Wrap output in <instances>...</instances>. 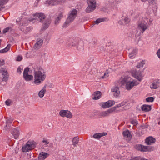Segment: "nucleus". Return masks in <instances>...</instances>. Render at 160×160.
Masks as SVG:
<instances>
[{
  "label": "nucleus",
  "instance_id": "obj_1",
  "mask_svg": "<svg viewBox=\"0 0 160 160\" xmlns=\"http://www.w3.org/2000/svg\"><path fill=\"white\" fill-rule=\"evenodd\" d=\"M46 77L44 70L39 69L38 71H34V82L36 85H39L45 80Z\"/></svg>",
  "mask_w": 160,
  "mask_h": 160
},
{
  "label": "nucleus",
  "instance_id": "obj_2",
  "mask_svg": "<svg viewBox=\"0 0 160 160\" xmlns=\"http://www.w3.org/2000/svg\"><path fill=\"white\" fill-rule=\"evenodd\" d=\"M33 16L36 19H39L38 20L39 22L43 23L41 30H44L48 27L50 23V21L49 19H46V17L44 13H36Z\"/></svg>",
  "mask_w": 160,
  "mask_h": 160
},
{
  "label": "nucleus",
  "instance_id": "obj_3",
  "mask_svg": "<svg viewBox=\"0 0 160 160\" xmlns=\"http://www.w3.org/2000/svg\"><path fill=\"white\" fill-rule=\"evenodd\" d=\"M77 14V11L76 9L71 10L68 13V16L64 26L65 27L66 25H68L70 23L72 22L76 17Z\"/></svg>",
  "mask_w": 160,
  "mask_h": 160
},
{
  "label": "nucleus",
  "instance_id": "obj_4",
  "mask_svg": "<svg viewBox=\"0 0 160 160\" xmlns=\"http://www.w3.org/2000/svg\"><path fill=\"white\" fill-rule=\"evenodd\" d=\"M35 147L36 145L34 142L28 141L26 144L22 147V150L23 152H27L34 148Z\"/></svg>",
  "mask_w": 160,
  "mask_h": 160
},
{
  "label": "nucleus",
  "instance_id": "obj_5",
  "mask_svg": "<svg viewBox=\"0 0 160 160\" xmlns=\"http://www.w3.org/2000/svg\"><path fill=\"white\" fill-rule=\"evenodd\" d=\"M132 76L137 79L139 81H142L143 76L139 69H137L132 71Z\"/></svg>",
  "mask_w": 160,
  "mask_h": 160
},
{
  "label": "nucleus",
  "instance_id": "obj_6",
  "mask_svg": "<svg viewBox=\"0 0 160 160\" xmlns=\"http://www.w3.org/2000/svg\"><path fill=\"white\" fill-rule=\"evenodd\" d=\"M138 26L141 32L142 33H143L148 28V25L147 22H141L138 24Z\"/></svg>",
  "mask_w": 160,
  "mask_h": 160
},
{
  "label": "nucleus",
  "instance_id": "obj_7",
  "mask_svg": "<svg viewBox=\"0 0 160 160\" xmlns=\"http://www.w3.org/2000/svg\"><path fill=\"white\" fill-rule=\"evenodd\" d=\"M60 115L62 117H66L71 118L72 117V114L69 111L62 110L59 112Z\"/></svg>",
  "mask_w": 160,
  "mask_h": 160
},
{
  "label": "nucleus",
  "instance_id": "obj_8",
  "mask_svg": "<svg viewBox=\"0 0 160 160\" xmlns=\"http://www.w3.org/2000/svg\"><path fill=\"white\" fill-rule=\"evenodd\" d=\"M139 82H137L135 80L128 82L126 83V88L128 90H131L134 86L138 85Z\"/></svg>",
  "mask_w": 160,
  "mask_h": 160
},
{
  "label": "nucleus",
  "instance_id": "obj_9",
  "mask_svg": "<svg viewBox=\"0 0 160 160\" xmlns=\"http://www.w3.org/2000/svg\"><path fill=\"white\" fill-rule=\"evenodd\" d=\"M115 111V109L112 108L107 110L102 111L100 112L99 116L100 117H104L108 116L110 113H112Z\"/></svg>",
  "mask_w": 160,
  "mask_h": 160
},
{
  "label": "nucleus",
  "instance_id": "obj_10",
  "mask_svg": "<svg viewBox=\"0 0 160 160\" xmlns=\"http://www.w3.org/2000/svg\"><path fill=\"white\" fill-rule=\"evenodd\" d=\"M115 104V102L112 100H109L107 102H102L101 106L102 108H106L110 107Z\"/></svg>",
  "mask_w": 160,
  "mask_h": 160
},
{
  "label": "nucleus",
  "instance_id": "obj_11",
  "mask_svg": "<svg viewBox=\"0 0 160 160\" xmlns=\"http://www.w3.org/2000/svg\"><path fill=\"white\" fill-rule=\"evenodd\" d=\"M11 133L13 134V138L15 139H17L19 135V128H11Z\"/></svg>",
  "mask_w": 160,
  "mask_h": 160
},
{
  "label": "nucleus",
  "instance_id": "obj_12",
  "mask_svg": "<svg viewBox=\"0 0 160 160\" xmlns=\"http://www.w3.org/2000/svg\"><path fill=\"white\" fill-rule=\"evenodd\" d=\"M34 18H32L31 19H29L28 20L27 18L23 19L22 21L20 19V18H18L17 19V22H20L21 21L20 23V25L22 26H26L28 24V23L29 22L33 21V20H35Z\"/></svg>",
  "mask_w": 160,
  "mask_h": 160
},
{
  "label": "nucleus",
  "instance_id": "obj_13",
  "mask_svg": "<svg viewBox=\"0 0 160 160\" xmlns=\"http://www.w3.org/2000/svg\"><path fill=\"white\" fill-rule=\"evenodd\" d=\"M0 72L2 75V80L5 82L7 81L8 78V75L7 70L4 68H2Z\"/></svg>",
  "mask_w": 160,
  "mask_h": 160
},
{
  "label": "nucleus",
  "instance_id": "obj_14",
  "mask_svg": "<svg viewBox=\"0 0 160 160\" xmlns=\"http://www.w3.org/2000/svg\"><path fill=\"white\" fill-rule=\"evenodd\" d=\"M43 43V41L42 39L39 38L37 40L36 42L34 45V48L37 50L40 48Z\"/></svg>",
  "mask_w": 160,
  "mask_h": 160
},
{
  "label": "nucleus",
  "instance_id": "obj_15",
  "mask_svg": "<svg viewBox=\"0 0 160 160\" xmlns=\"http://www.w3.org/2000/svg\"><path fill=\"white\" fill-rule=\"evenodd\" d=\"M160 83L159 80H155L152 82L150 85V88L152 89L157 88L159 87Z\"/></svg>",
  "mask_w": 160,
  "mask_h": 160
},
{
  "label": "nucleus",
  "instance_id": "obj_16",
  "mask_svg": "<svg viewBox=\"0 0 160 160\" xmlns=\"http://www.w3.org/2000/svg\"><path fill=\"white\" fill-rule=\"evenodd\" d=\"M156 142L155 139L152 136L147 137L145 139V143L148 145H152Z\"/></svg>",
  "mask_w": 160,
  "mask_h": 160
},
{
  "label": "nucleus",
  "instance_id": "obj_17",
  "mask_svg": "<svg viewBox=\"0 0 160 160\" xmlns=\"http://www.w3.org/2000/svg\"><path fill=\"white\" fill-rule=\"evenodd\" d=\"M111 91L114 96L118 97L120 94L119 87L118 86L113 87L111 89Z\"/></svg>",
  "mask_w": 160,
  "mask_h": 160
},
{
  "label": "nucleus",
  "instance_id": "obj_18",
  "mask_svg": "<svg viewBox=\"0 0 160 160\" xmlns=\"http://www.w3.org/2000/svg\"><path fill=\"white\" fill-rule=\"evenodd\" d=\"M13 119L11 118H8L6 120V125L5 127V128L6 130L11 129V124L12 122L13 121Z\"/></svg>",
  "mask_w": 160,
  "mask_h": 160
},
{
  "label": "nucleus",
  "instance_id": "obj_19",
  "mask_svg": "<svg viewBox=\"0 0 160 160\" xmlns=\"http://www.w3.org/2000/svg\"><path fill=\"white\" fill-rule=\"evenodd\" d=\"M135 148L141 151L146 152L148 150V146H144L138 144L137 145L135 146Z\"/></svg>",
  "mask_w": 160,
  "mask_h": 160
},
{
  "label": "nucleus",
  "instance_id": "obj_20",
  "mask_svg": "<svg viewBox=\"0 0 160 160\" xmlns=\"http://www.w3.org/2000/svg\"><path fill=\"white\" fill-rule=\"evenodd\" d=\"M61 2V0H47L46 1V3L51 6L58 5Z\"/></svg>",
  "mask_w": 160,
  "mask_h": 160
},
{
  "label": "nucleus",
  "instance_id": "obj_21",
  "mask_svg": "<svg viewBox=\"0 0 160 160\" xmlns=\"http://www.w3.org/2000/svg\"><path fill=\"white\" fill-rule=\"evenodd\" d=\"M49 155V154L45 152H40L38 156V160H44Z\"/></svg>",
  "mask_w": 160,
  "mask_h": 160
},
{
  "label": "nucleus",
  "instance_id": "obj_22",
  "mask_svg": "<svg viewBox=\"0 0 160 160\" xmlns=\"http://www.w3.org/2000/svg\"><path fill=\"white\" fill-rule=\"evenodd\" d=\"M141 109L142 111L148 112L151 110V107L149 105L144 104L142 106Z\"/></svg>",
  "mask_w": 160,
  "mask_h": 160
},
{
  "label": "nucleus",
  "instance_id": "obj_23",
  "mask_svg": "<svg viewBox=\"0 0 160 160\" xmlns=\"http://www.w3.org/2000/svg\"><path fill=\"white\" fill-rule=\"evenodd\" d=\"M107 133L106 132H102V133H96L94 134L93 135V137L96 139H99L101 137L103 136H106L107 135Z\"/></svg>",
  "mask_w": 160,
  "mask_h": 160
},
{
  "label": "nucleus",
  "instance_id": "obj_24",
  "mask_svg": "<svg viewBox=\"0 0 160 160\" xmlns=\"http://www.w3.org/2000/svg\"><path fill=\"white\" fill-rule=\"evenodd\" d=\"M101 95V94L100 92L98 91L95 92L93 94V97L92 98L93 99L98 100L100 98Z\"/></svg>",
  "mask_w": 160,
  "mask_h": 160
},
{
  "label": "nucleus",
  "instance_id": "obj_25",
  "mask_svg": "<svg viewBox=\"0 0 160 160\" xmlns=\"http://www.w3.org/2000/svg\"><path fill=\"white\" fill-rule=\"evenodd\" d=\"M122 134L123 137L128 138L129 139H131L132 138V136L130 132L128 130L123 131Z\"/></svg>",
  "mask_w": 160,
  "mask_h": 160
},
{
  "label": "nucleus",
  "instance_id": "obj_26",
  "mask_svg": "<svg viewBox=\"0 0 160 160\" xmlns=\"http://www.w3.org/2000/svg\"><path fill=\"white\" fill-rule=\"evenodd\" d=\"M75 41L74 40H73V41L72 42L70 43L69 46H76L77 47V48L78 49H80V48L79 47V45L80 44H81L82 45H81V47L82 48V46H83V43L82 41H80L77 44H76L75 42Z\"/></svg>",
  "mask_w": 160,
  "mask_h": 160
},
{
  "label": "nucleus",
  "instance_id": "obj_27",
  "mask_svg": "<svg viewBox=\"0 0 160 160\" xmlns=\"http://www.w3.org/2000/svg\"><path fill=\"white\" fill-rule=\"evenodd\" d=\"M131 78L128 76H125L124 78H122L121 79V82L122 84H125L127 82L130 81Z\"/></svg>",
  "mask_w": 160,
  "mask_h": 160
},
{
  "label": "nucleus",
  "instance_id": "obj_28",
  "mask_svg": "<svg viewBox=\"0 0 160 160\" xmlns=\"http://www.w3.org/2000/svg\"><path fill=\"white\" fill-rule=\"evenodd\" d=\"M96 3L95 0H91L88 2V6L94 10L96 8Z\"/></svg>",
  "mask_w": 160,
  "mask_h": 160
},
{
  "label": "nucleus",
  "instance_id": "obj_29",
  "mask_svg": "<svg viewBox=\"0 0 160 160\" xmlns=\"http://www.w3.org/2000/svg\"><path fill=\"white\" fill-rule=\"evenodd\" d=\"M108 19L106 18H100L96 20L95 21V23L96 24H98L101 22L104 21H108Z\"/></svg>",
  "mask_w": 160,
  "mask_h": 160
},
{
  "label": "nucleus",
  "instance_id": "obj_30",
  "mask_svg": "<svg viewBox=\"0 0 160 160\" xmlns=\"http://www.w3.org/2000/svg\"><path fill=\"white\" fill-rule=\"evenodd\" d=\"M130 21V20L127 17H125L123 20L119 21L118 23L123 25L128 24Z\"/></svg>",
  "mask_w": 160,
  "mask_h": 160
},
{
  "label": "nucleus",
  "instance_id": "obj_31",
  "mask_svg": "<svg viewBox=\"0 0 160 160\" xmlns=\"http://www.w3.org/2000/svg\"><path fill=\"white\" fill-rule=\"evenodd\" d=\"M63 12H61L57 16V17L56 18V20L55 21V24H58L61 18L63 17Z\"/></svg>",
  "mask_w": 160,
  "mask_h": 160
},
{
  "label": "nucleus",
  "instance_id": "obj_32",
  "mask_svg": "<svg viewBox=\"0 0 160 160\" xmlns=\"http://www.w3.org/2000/svg\"><path fill=\"white\" fill-rule=\"evenodd\" d=\"M137 50L136 49H133L132 52L129 54V57L131 59H133L135 58Z\"/></svg>",
  "mask_w": 160,
  "mask_h": 160
},
{
  "label": "nucleus",
  "instance_id": "obj_33",
  "mask_svg": "<svg viewBox=\"0 0 160 160\" xmlns=\"http://www.w3.org/2000/svg\"><path fill=\"white\" fill-rule=\"evenodd\" d=\"M79 138L78 137H76L73 138L72 140V145L74 147H76V145L78 144L79 142Z\"/></svg>",
  "mask_w": 160,
  "mask_h": 160
},
{
  "label": "nucleus",
  "instance_id": "obj_34",
  "mask_svg": "<svg viewBox=\"0 0 160 160\" xmlns=\"http://www.w3.org/2000/svg\"><path fill=\"white\" fill-rule=\"evenodd\" d=\"M46 92L45 87H44L43 88L39 91L38 93V96L40 98H42Z\"/></svg>",
  "mask_w": 160,
  "mask_h": 160
},
{
  "label": "nucleus",
  "instance_id": "obj_35",
  "mask_svg": "<svg viewBox=\"0 0 160 160\" xmlns=\"http://www.w3.org/2000/svg\"><path fill=\"white\" fill-rule=\"evenodd\" d=\"M23 78L26 81H29L32 80L33 78V76L32 75L27 74L23 76Z\"/></svg>",
  "mask_w": 160,
  "mask_h": 160
},
{
  "label": "nucleus",
  "instance_id": "obj_36",
  "mask_svg": "<svg viewBox=\"0 0 160 160\" xmlns=\"http://www.w3.org/2000/svg\"><path fill=\"white\" fill-rule=\"evenodd\" d=\"M11 47L10 44L8 45L4 48L0 50V53H3L8 51L10 49Z\"/></svg>",
  "mask_w": 160,
  "mask_h": 160
},
{
  "label": "nucleus",
  "instance_id": "obj_37",
  "mask_svg": "<svg viewBox=\"0 0 160 160\" xmlns=\"http://www.w3.org/2000/svg\"><path fill=\"white\" fill-rule=\"evenodd\" d=\"M150 4H152L154 5V8L157 9L158 7L156 5V2L155 0H147Z\"/></svg>",
  "mask_w": 160,
  "mask_h": 160
},
{
  "label": "nucleus",
  "instance_id": "obj_38",
  "mask_svg": "<svg viewBox=\"0 0 160 160\" xmlns=\"http://www.w3.org/2000/svg\"><path fill=\"white\" fill-rule=\"evenodd\" d=\"M145 61L142 60V61L139 62L138 65L136 66L137 69H139L141 68H142L143 65L145 64Z\"/></svg>",
  "mask_w": 160,
  "mask_h": 160
},
{
  "label": "nucleus",
  "instance_id": "obj_39",
  "mask_svg": "<svg viewBox=\"0 0 160 160\" xmlns=\"http://www.w3.org/2000/svg\"><path fill=\"white\" fill-rule=\"evenodd\" d=\"M108 2L107 4H108L110 5L112 4H116L118 3V2L117 1H115V0H107Z\"/></svg>",
  "mask_w": 160,
  "mask_h": 160
},
{
  "label": "nucleus",
  "instance_id": "obj_40",
  "mask_svg": "<svg viewBox=\"0 0 160 160\" xmlns=\"http://www.w3.org/2000/svg\"><path fill=\"white\" fill-rule=\"evenodd\" d=\"M126 103V102H121L119 104L116 105L114 107H113L112 108H114L115 110L116 108H117L120 107L121 106H123V105H125Z\"/></svg>",
  "mask_w": 160,
  "mask_h": 160
},
{
  "label": "nucleus",
  "instance_id": "obj_41",
  "mask_svg": "<svg viewBox=\"0 0 160 160\" xmlns=\"http://www.w3.org/2000/svg\"><path fill=\"white\" fill-rule=\"evenodd\" d=\"M5 103L6 105L7 106H10L12 104L13 101L11 99H8L5 101Z\"/></svg>",
  "mask_w": 160,
  "mask_h": 160
},
{
  "label": "nucleus",
  "instance_id": "obj_42",
  "mask_svg": "<svg viewBox=\"0 0 160 160\" xmlns=\"http://www.w3.org/2000/svg\"><path fill=\"white\" fill-rule=\"evenodd\" d=\"M9 0H0V7L6 4Z\"/></svg>",
  "mask_w": 160,
  "mask_h": 160
},
{
  "label": "nucleus",
  "instance_id": "obj_43",
  "mask_svg": "<svg viewBox=\"0 0 160 160\" xmlns=\"http://www.w3.org/2000/svg\"><path fill=\"white\" fill-rule=\"evenodd\" d=\"M154 100V98L152 97H149L146 98V101L148 102H152Z\"/></svg>",
  "mask_w": 160,
  "mask_h": 160
},
{
  "label": "nucleus",
  "instance_id": "obj_44",
  "mask_svg": "<svg viewBox=\"0 0 160 160\" xmlns=\"http://www.w3.org/2000/svg\"><path fill=\"white\" fill-rule=\"evenodd\" d=\"M32 29V27H28L26 28L23 30V32L25 33H27L29 32Z\"/></svg>",
  "mask_w": 160,
  "mask_h": 160
},
{
  "label": "nucleus",
  "instance_id": "obj_45",
  "mask_svg": "<svg viewBox=\"0 0 160 160\" xmlns=\"http://www.w3.org/2000/svg\"><path fill=\"white\" fill-rule=\"evenodd\" d=\"M94 10L92 8L88 6L86 9V12L87 13H90L92 12Z\"/></svg>",
  "mask_w": 160,
  "mask_h": 160
},
{
  "label": "nucleus",
  "instance_id": "obj_46",
  "mask_svg": "<svg viewBox=\"0 0 160 160\" xmlns=\"http://www.w3.org/2000/svg\"><path fill=\"white\" fill-rule=\"evenodd\" d=\"M29 68L28 67L26 68L24 70L23 72V76L24 75H27L28 74V72L29 71Z\"/></svg>",
  "mask_w": 160,
  "mask_h": 160
},
{
  "label": "nucleus",
  "instance_id": "obj_47",
  "mask_svg": "<svg viewBox=\"0 0 160 160\" xmlns=\"http://www.w3.org/2000/svg\"><path fill=\"white\" fill-rule=\"evenodd\" d=\"M130 123L132 124H133L134 125H136L138 124V121L135 119H132L130 121Z\"/></svg>",
  "mask_w": 160,
  "mask_h": 160
},
{
  "label": "nucleus",
  "instance_id": "obj_48",
  "mask_svg": "<svg viewBox=\"0 0 160 160\" xmlns=\"http://www.w3.org/2000/svg\"><path fill=\"white\" fill-rule=\"evenodd\" d=\"M108 71H106L104 73L103 76L102 78H106L108 76Z\"/></svg>",
  "mask_w": 160,
  "mask_h": 160
},
{
  "label": "nucleus",
  "instance_id": "obj_49",
  "mask_svg": "<svg viewBox=\"0 0 160 160\" xmlns=\"http://www.w3.org/2000/svg\"><path fill=\"white\" fill-rule=\"evenodd\" d=\"M23 69L22 68V67L19 66L18 67L17 71L18 72L20 73L22 71Z\"/></svg>",
  "mask_w": 160,
  "mask_h": 160
},
{
  "label": "nucleus",
  "instance_id": "obj_50",
  "mask_svg": "<svg viewBox=\"0 0 160 160\" xmlns=\"http://www.w3.org/2000/svg\"><path fill=\"white\" fill-rule=\"evenodd\" d=\"M11 28L9 27L5 28L3 31V33L5 34Z\"/></svg>",
  "mask_w": 160,
  "mask_h": 160
},
{
  "label": "nucleus",
  "instance_id": "obj_51",
  "mask_svg": "<svg viewBox=\"0 0 160 160\" xmlns=\"http://www.w3.org/2000/svg\"><path fill=\"white\" fill-rule=\"evenodd\" d=\"M130 160H141L140 157H136L132 158Z\"/></svg>",
  "mask_w": 160,
  "mask_h": 160
},
{
  "label": "nucleus",
  "instance_id": "obj_52",
  "mask_svg": "<svg viewBox=\"0 0 160 160\" xmlns=\"http://www.w3.org/2000/svg\"><path fill=\"white\" fill-rule=\"evenodd\" d=\"M22 59V56H18L17 57L16 60L18 61H21Z\"/></svg>",
  "mask_w": 160,
  "mask_h": 160
},
{
  "label": "nucleus",
  "instance_id": "obj_53",
  "mask_svg": "<svg viewBox=\"0 0 160 160\" xmlns=\"http://www.w3.org/2000/svg\"><path fill=\"white\" fill-rule=\"evenodd\" d=\"M5 64V61L4 60L2 59L1 60V62L0 63V66H2L4 65Z\"/></svg>",
  "mask_w": 160,
  "mask_h": 160
},
{
  "label": "nucleus",
  "instance_id": "obj_54",
  "mask_svg": "<svg viewBox=\"0 0 160 160\" xmlns=\"http://www.w3.org/2000/svg\"><path fill=\"white\" fill-rule=\"evenodd\" d=\"M157 55L158 58H160V49H159L157 52Z\"/></svg>",
  "mask_w": 160,
  "mask_h": 160
},
{
  "label": "nucleus",
  "instance_id": "obj_55",
  "mask_svg": "<svg viewBox=\"0 0 160 160\" xmlns=\"http://www.w3.org/2000/svg\"><path fill=\"white\" fill-rule=\"evenodd\" d=\"M42 142L43 143H45V144H47L49 143V142L47 140H43Z\"/></svg>",
  "mask_w": 160,
  "mask_h": 160
},
{
  "label": "nucleus",
  "instance_id": "obj_56",
  "mask_svg": "<svg viewBox=\"0 0 160 160\" xmlns=\"http://www.w3.org/2000/svg\"><path fill=\"white\" fill-rule=\"evenodd\" d=\"M48 34L47 35V38H46V40H49V39H50V38H48Z\"/></svg>",
  "mask_w": 160,
  "mask_h": 160
},
{
  "label": "nucleus",
  "instance_id": "obj_57",
  "mask_svg": "<svg viewBox=\"0 0 160 160\" xmlns=\"http://www.w3.org/2000/svg\"><path fill=\"white\" fill-rule=\"evenodd\" d=\"M143 2H145L146 1V0H141Z\"/></svg>",
  "mask_w": 160,
  "mask_h": 160
},
{
  "label": "nucleus",
  "instance_id": "obj_58",
  "mask_svg": "<svg viewBox=\"0 0 160 160\" xmlns=\"http://www.w3.org/2000/svg\"><path fill=\"white\" fill-rule=\"evenodd\" d=\"M158 124L160 125V121H159L158 123Z\"/></svg>",
  "mask_w": 160,
  "mask_h": 160
},
{
  "label": "nucleus",
  "instance_id": "obj_59",
  "mask_svg": "<svg viewBox=\"0 0 160 160\" xmlns=\"http://www.w3.org/2000/svg\"><path fill=\"white\" fill-rule=\"evenodd\" d=\"M1 60L0 59V63L1 62Z\"/></svg>",
  "mask_w": 160,
  "mask_h": 160
}]
</instances>
